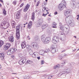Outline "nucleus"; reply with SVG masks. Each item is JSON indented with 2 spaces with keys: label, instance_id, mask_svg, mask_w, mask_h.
<instances>
[{
  "label": "nucleus",
  "instance_id": "obj_1",
  "mask_svg": "<svg viewBox=\"0 0 79 79\" xmlns=\"http://www.w3.org/2000/svg\"><path fill=\"white\" fill-rule=\"evenodd\" d=\"M60 28L63 32H66L67 33H69V28L68 26V24H65L64 25H62V24L61 23H60Z\"/></svg>",
  "mask_w": 79,
  "mask_h": 79
},
{
  "label": "nucleus",
  "instance_id": "obj_2",
  "mask_svg": "<svg viewBox=\"0 0 79 79\" xmlns=\"http://www.w3.org/2000/svg\"><path fill=\"white\" fill-rule=\"evenodd\" d=\"M41 40L45 44H48L50 42L51 38L50 37H46L45 35H43L41 37Z\"/></svg>",
  "mask_w": 79,
  "mask_h": 79
},
{
  "label": "nucleus",
  "instance_id": "obj_3",
  "mask_svg": "<svg viewBox=\"0 0 79 79\" xmlns=\"http://www.w3.org/2000/svg\"><path fill=\"white\" fill-rule=\"evenodd\" d=\"M71 71H72V70L71 68H68L67 69H64L62 70L61 73L58 74V76L60 77V76H62L64 74H69V73H71Z\"/></svg>",
  "mask_w": 79,
  "mask_h": 79
},
{
  "label": "nucleus",
  "instance_id": "obj_4",
  "mask_svg": "<svg viewBox=\"0 0 79 79\" xmlns=\"http://www.w3.org/2000/svg\"><path fill=\"white\" fill-rule=\"evenodd\" d=\"M66 2L64 0H63L59 4L58 6V8L59 10L61 11L64 9V7H66Z\"/></svg>",
  "mask_w": 79,
  "mask_h": 79
},
{
  "label": "nucleus",
  "instance_id": "obj_5",
  "mask_svg": "<svg viewBox=\"0 0 79 79\" xmlns=\"http://www.w3.org/2000/svg\"><path fill=\"white\" fill-rule=\"evenodd\" d=\"M20 29V25H19L16 26V37L17 38V40L19 39L20 37V33L19 29Z\"/></svg>",
  "mask_w": 79,
  "mask_h": 79
},
{
  "label": "nucleus",
  "instance_id": "obj_6",
  "mask_svg": "<svg viewBox=\"0 0 79 79\" xmlns=\"http://www.w3.org/2000/svg\"><path fill=\"white\" fill-rule=\"evenodd\" d=\"M1 26H4V29H7L10 26V23L7 21L3 20L2 22Z\"/></svg>",
  "mask_w": 79,
  "mask_h": 79
},
{
  "label": "nucleus",
  "instance_id": "obj_7",
  "mask_svg": "<svg viewBox=\"0 0 79 79\" xmlns=\"http://www.w3.org/2000/svg\"><path fill=\"white\" fill-rule=\"evenodd\" d=\"M70 5L71 7L74 10L76 8V0H72L70 2Z\"/></svg>",
  "mask_w": 79,
  "mask_h": 79
},
{
  "label": "nucleus",
  "instance_id": "obj_8",
  "mask_svg": "<svg viewBox=\"0 0 79 79\" xmlns=\"http://www.w3.org/2000/svg\"><path fill=\"white\" fill-rule=\"evenodd\" d=\"M58 42H59V38H58V37L57 36H54L52 40V43L54 44H57Z\"/></svg>",
  "mask_w": 79,
  "mask_h": 79
},
{
  "label": "nucleus",
  "instance_id": "obj_9",
  "mask_svg": "<svg viewBox=\"0 0 79 79\" xmlns=\"http://www.w3.org/2000/svg\"><path fill=\"white\" fill-rule=\"evenodd\" d=\"M31 45V47L35 50H37L39 48V46L38 45V44H35L34 42L32 43Z\"/></svg>",
  "mask_w": 79,
  "mask_h": 79
},
{
  "label": "nucleus",
  "instance_id": "obj_10",
  "mask_svg": "<svg viewBox=\"0 0 79 79\" xmlns=\"http://www.w3.org/2000/svg\"><path fill=\"white\" fill-rule=\"evenodd\" d=\"M26 61V59L23 58L20 59L18 62V63L19 64L21 65L23 64H24V63H25Z\"/></svg>",
  "mask_w": 79,
  "mask_h": 79
},
{
  "label": "nucleus",
  "instance_id": "obj_11",
  "mask_svg": "<svg viewBox=\"0 0 79 79\" xmlns=\"http://www.w3.org/2000/svg\"><path fill=\"white\" fill-rule=\"evenodd\" d=\"M71 17V16L70 15L67 16L65 18V22L68 24L70 23H71V21L69 19Z\"/></svg>",
  "mask_w": 79,
  "mask_h": 79
},
{
  "label": "nucleus",
  "instance_id": "obj_12",
  "mask_svg": "<svg viewBox=\"0 0 79 79\" xmlns=\"http://www.w3.org/2000/svg\"><path fill=\"white\" fill-rule=\"evenodd\" d=\"M30 5L28 4H27V5L25 6L23 9L24 12H26L28 9L29 8Z\"/></svg>",
  "mask_w": 79,
  "mask_h": 79
},
{
  "label": "nucleus",
  "instance_id": "obj_13",
  "mask_svg": "<svg viewBox=\"0 0 79 79\" xmlns=\"http://www.w3.org/2000/svg\"><path fill=\"white\" fill-rule=\"evenodd\" d=\"M8 50H9V52H10V53H11L12 54H13L14 52L16 51V48H11Z\"/></svg>",
  "mask_w": 79,
  "mask_h": 79
},
{
  "label": "nucleus",
  "instance_id": "obj_14",
  "mask_svg": "<svg viewBox=\"0 0 79 79\" xmlns=\"http://www.w3.org/2000/svg\"><path fill=\"white\" fill-rule=\"evenodd\" d=\"M70 13V10L67 9L65 10L64 12V15L65 16H67V15H69Z\"/></svg>",
  "mask_w": 79,
  "mask_h": 79
},
{
  "label": "nucleus",
  "instance_id": "obj_15",
  "mask_svg": "<svg viewBox=\"0 0 79 79\" xmlns=\"http://www.w3.org/2000/svg\"><path fill=\"white\" fill-rule=\"evenodd\" d=\"M11 23L12 28H15L16 25V23H15V22L13 20H12L11 21Z\"/></svg>",
  "mask_w": 79,
  "mask_h": 79
},
{
  "label": "nucleus",
  "instance_id": "obj_16",
  "mask_svg": "<svg viewBox=\"0 0 79 79\" xmlns=\"http://www.w3.org/2000/svg\"><path fill=\"white\" fill-rule=\"evenodd\" d=\"M50 50V52H51L52 53H55L56 52L55 47H54L53 48V47H51Z\"/></svg>",
  "mask_w": 79,
  "mask_h": 79
},
{
  "label": "nucleus",
  "instance_id": "obj_17",
  "mask_svg": "<svg viewBox=\"0 0 79 79\" xmlns=\"http://www.w3.org/2000/svg\"><path fill=\"white\" fill-rule=\"evenodd\" d=\"M0 57L1 60H3L5 57V54H4V53H0Z\"/></svg>",
  "mask_w": 79,
  "mask_h": 79
},
{
  "label": "nucleus",
  "instance_id": "obj_18",
  "mask_svg": "<svg viewBox=\"0 0 79 79\" xmlns=\"http://www.w3.org/2000/svg\"><path fill=\"white\" fill-rule=\"evenodd\" d=\"M21 15V13L20 11H18L17 13L16 14V19H19V17L20 16V15Z\"/></svg>",
  "mask_w": 79,
  "mask_h": 79
},
{
  "label": "nucleus",
  "instance_id": "obj_19",
  "mask_svg": "<svg viewBox=\"0 0 79 79\" xmlns=\"http://www.w3.org/2000/svg\"><path fill=\"white\" fill-rule=\"evenodd\" d=\"M32 22H30L28 25V28L31 29L32 27Z\"/></svg>",
  "mask_w": 79,
  "mask_h": 79
},
{
  "label": "nucleus",
  "instance_id": "obj_20",
  "mask_svg": "<svg viewBox=\"0 0 79 79\" xmlns=\"http://www.w3.org/2000/svg\"><path fill=\"white\" fill-rule=\"evenodd\" d=\"M21 46L22 48H24L26 47V43H25V42H23L21 44Z\"/></svg>",
  "mask_w": 79,
  "mask_h": 79
},
{
  "label": "nucleus",
  "instance_id": "obj_21",
  "mask_svg": "<svg viewBox=\"0 0 79 79\" xmlns=\"http://www.w3.org/2000/svg\"><path fill=\"white\" fill-rule=\"evenodd\" d=\"M39 53L41 55H44V53H45L44 50H40L39 51Z\"/></svg>",
  "mask_w": 79,
  "mask_h": 79
},
{
  "label": "nucleus",
  "instance_id": "obj_22",
  "mask_svg": "<svg viewBox=\"0 0 79 79\" xmlns=\"http://www.w3.org/2000/svg\"><path fill=\"white\" fill-rule=\"evenodd\" d=\"M35 19V13L33 12L32 13L31 19L34 21Z\"/></svg>",
  "mask_w": 79,
  "mask_h": 79
},
{
  "label": "nucleus",
  "instance_id": "obj_23",
  "mask_svg": "<svg viewBox=\"0 0 79 79\" xmlns=\"http://www.w3.org/2000/svg\"><path fill=\"white\" fill-rule=\"evenodd\" d=\"M9 41L11 42H14V37L11 36L10 38L9 39Z\"/></svg>",
  "mask_w": 79,
  "mask_h": 79
},
{
  "label": "nucleus",
  "instance_id": "obj_24",
  "mask_svg": "<svg viewBox=\"0 0 79 79\" xmlns=\"http://www.w3.org/2000/svg\"><path fill=\"white\" fill-rule=\"evenodd\" d=\"M34 39L35 41H38L39 40V37L37 36H35L34 38Z\"/></svg>",
  "mask_w": 79,
  "mask_h": 79
},
{
  "label": "nucleus",
  "instance_id": "obj_25",
  "mask_svg": "<svg viewBox=\"0 0 79 79\" xmlns=\"http://www.w3.org/2000/svg\"><path fill=\"white\" fill-rule=\"evenodd\" d=\"M68 24L69 25V26H71L72 27H73V26L75 25V23L73 22H71L69 23Z\"/></svg>",
  "mask_w": 79,
  "mask_h": 79
},
{
  "label": "nucleus",
  "instance_id": "obj_26",
  "mask_svg": "<svg viewBox=\"0 0 79 79\" xmlns=\"http://www.w3.org/2000/svg\"><path fill=\"white\" fill-rule=\"evenodd\" d=\"M60 67V64H57V65H55L53 69H56L57 68H59Z\"/></svg>",
  "mask_w": 79,
  "mask_h": 79
},
{
  "label": "nucleus",
  "instance_id": "obj_27",
  "mask_svg": "<svg viewBox=\"0 0 79 79\" xmlns=\"http://www.w3.org/2000/svg\"><path fill=\"white\" fill-rule=\"evenodd\" d=\"M4 44V42L2 40H0V47L1 48L2 47V46Z\"/></svg>",
  "mask_w": 79,
  "mask_h": 79
},
{
  "label": "nucleus",
  "instance_id": "obj_28",
  "mask_svg": "<svg viewBox=\"0 0 79 79\" xmlns=\"http://www.w3.org/2000/svg\"><path fill=\"white\" fill-rule=\"evenodd\" d=\"M50 50L49 49H47L44 51V53H48V52H50Z\"/></svg>",
  "mask_w": 79,
  "mask_h": 79
},
{
  "label": "nucleus",
  "instance_id": "obj_29",
  "mask_svg": "<svg viewBox=\"0 0 79 79\" xmlns=\"http://www.w3.org/2000/svg\"><path fill=\"white\" fill-rule=\"evenodd\" d=\"M2 11L4 15H6V11L5 10V9H3Z\"/></svg>",
  "mask_w": 79,
  "mask_h": 79
},
{
  "label": "nucleus",
  "instance_id": "obj_30",
  "mask_svg": "<svg viewBox=\"0 0 79 79\" xmlns=\"http://www.w3.org/2000/svg\"><path fill=\"white\" fill-rule=\"evenodd\" d=\"M63 58V57L61 55H59L58 56V58L59 60H62V58Z\"/></svg>",
  "mask_w": 79,
  "mask_h": 79
},
{
  "label": "nucleus",
  "instance_id": "obj_31",
  "mask_svg": "<svg viewBox=\"0 0 79 79\" xmlns=\"http://www.w3.org/2000/svg\"><path fill=\"white\" fill-rule=\"evenodd\" d=\"M41 24H42V22H40V21H39L38 22V23L37 24V26H38V27H39V26H40Z\"/></svg>",
  "mask_w": 79,
  "mask_h": 79
},
{
  "label": "nucleus",
  "instance_id": "obj_32",
  "mask_svg": "<svg viewBox=\"0 0 79 79\" xmlns=\"http://www.w3.org/2000/svg\"><path fill=\"white\" fill-rule=\"evenodd\" d=\"M26 46L27 50L31 49L30 48V46H29V45L27 44L26 45Z\"/></svg>",
  "mask_w": 79,
  "mask_h": 79
},
{
  "label": "nucleus",
  "instance_id": "obj_33",
  "mask_svg": "<svg viewBox=\"0 0 79 79\" xmlns=\"http://www.w3.org/2000/svg\"><path fill=\"white\" fill-rule=\"evenodd\" d=\"M8 48H8V47H7L5 45L3 48V49L4 50H8Z\"/></svg>",
  "mask_w": 79,
  "mask_h": 79
},
{
  "label": "nucleus",
  "instance_id": "obj_34",
  "mask_svg": "<svg viewBox=\"0 0 79 79\" xmlns=\"http://www.w3.org/2000/svg\"><path fill=\"white\" fill-rule=\"evenodd\" d=\"M30 78V77L28 76H25L24 77V79H29Z\"/></svg>",
  "mask_w": 79,
  "mask_h": 79
},
{
  "label": "nucleus",
  "instance_id": "obj_35",
  "mask_svg": "<svg viewBox=\"0 0 79 79\" xmlns=\"http://www.w3.org/2000/svg\"><path fill=\"white\" fill-rule=\"evenodd\" d=\"M6 47H7L8 48H10V43H7L6 45H5Z\"/></svg>",
  "mask_w": 79,
  "mask_h": 79
},
{
  "label": "nucleus",
  "instance_id": "obj_36",
  "mask_svg": "<svg viewBox=\"0 0 79 79\" xmlns=\"http://www.w3.org/2000/svg\"><path fill=\"white\" fill-rule=\"evenodd\" d=\"M7 54L8 55H12V54L11 52H9V50H8L7 51Z\"/></svg>",
  "mask_w": 79,
  "mask_h": 79
},
{
  "label": "nucleus",
  "instance_id": "obj_37",
  "mask_svg": "<svg viewBox=\"0 0 79 79\" xmlns=\"http://www.w3.org/2000/svg\"><path fill=\"white\" fill-rule=\"evenodd\" d=\"M32 63V61H30V60H27L26 63H28L29 64H31Z\"/></svg>",
  "mask_w": 79,
  "mask_h": 79
},
{
  "label": "nucleus",
  "instance_id": "obj_38",
  "mask_svg": "<svg viewBox=\"0 0 79 79\" xmlns=\"http://www.w3.org/2000/svg\"><path fill=\"white\" fill-rule=\"evenodd\" d=\"M47 26H48V25L47 24H44L43 26V28L45 29V28L46 27H47Z\"/></svg>",
  "mask_w": 79,
  "mask_h": 79
},
{
  "label": "nucleus",
  "instance_id": "obj_39",
  "mask_svg": "<svg viewBox=\"0 0 79 79\" xmlns=\"http://www.w3.org/2000/svg\"><path fill=\"white\" fill-rule=\"evenodd\" d=\"M13 4V5H16V0H15L13 2H12Z\"/></svg>",
  "mask_w": 79,
  "mask_h": 79
},
{
  "label": "nucleus",
  "instance_id": "obj_40",
  "mask_svg": "<svg viewBox=\"0 0 79 79\" xmlns=\"http://www.w3.org/2000/svg\"><path fill=\"white\" fill-rule=\"evenodd\" d=\"M52 77V76H50L49 75H48V79H50Z\"/></svg>",
  "mask_w": 79,
  "mask_h": 79
},
{
  "label": "nucleus",
  "instance_id": "obj_41",
  "mask_svg": "<svg viewBox=\"0 0 79 79\" xmlns=\"http://www.w3.org/2000/svg\"><path fill=\"white\" fill-rule=\"evenodd\" d=\"M54 49L55 50V52H58V48H54Z\"/></svg>",
  "mask_w": 79,
  "mask_h": 79
},
{
  "label": "nucleus",
  "instance_id": "obj_42",
  "mask_svg": "<svg viewBox=\"0 0 79 79\" xmlns=\"http://www.w3.org/2000/svg\"><path fill=\"white\" fill-rule=\"evenodd\" d=\"M36 56V55L34 53H33L32 55V56L33 57V58H36L35 56Z\"/></svg>",
  "mask_w": 79,
  "mask_h": 79
},
{
  "label": "nucleus",
  "instance_id": "obj_43",
  "mask_svg": "<svg viewBox=\"0 0 79 79\" xmlns=\"http://www.w3.org/2000/svg\"><path fill=\"white\" fill-rule=\"evenodd\" d=\"M44 60H42L41 61V64H44Z\"/></svg>",
  "mask_w": 79,
  "mask_h": 79
},
{
  "label": "nucleus",
  "instance_id": "obj_44",
  "mask_svg": "<svg viewBox=\"0 0 79 79\" xmlns=\"http://www.w3.org/2000/svg\"><path fill=\"white\" fill-rule=\"evenodd\" d=\"M40 3V1H38L36 4V6H39V4Z\"/></svg>",
  "mask_w": 79,
  "mask_h": 79
},
{
  "label": "nucleus",
  "instance_id": "obj_45",
  "mask_svg": "<svg viewBox=\"0 0 79 79\" xmlns=\"http://www.w3.org/2000/svg\"><path fill=\"white\" fill-rule=\"evenodd\" d=\"M24 3H23L20 6V7H23V6H24Z\"/></svg>",
  "mask_w": 79,
  "mask_h": 79
},
{
  "label": "nucleus",
  "instance_id": "obj_46",
  "mask_svg": "<svg viewBox=\"0 0 79 79\" xmlns=\"http://www.w3.org/2000/svg\"><path fill=\"white\" fill-rule=\"evenodd\" d=\"M46 8H46L45 7H43V9L42 10V11L44 12V11H45V10H46Z\"/></svg>",
  "mask_w": 79,
  "mask_h": 79
},
{
  "label": "nucleus",
  "instance_id": "obj_47",
  "mask_svg": "<svg viewBox=\"0 0 79 79\" xmlns=\"http://www.w3.org/2000/svg\"><path fill=\"white\" fill-rule=\"evenodd\" d=\"M27 19V14H25L24 17V19L25 20Z\"/></svg>",
  "mask_w": 79,
  "mask_h": 79
},
{
  "label": "nucleus",
  "instance_id": "obj_48",
  "mask_svg": "<svg viewBox=\"0 0 79 79\" xmlns=\"http://www.w3.org/2000/svg\"><path fill=\"white\" fill-rule=\"evenodd\" d=\"M52 25L53 26H56L57 24H56V23H55V22H53L52 23Z\"/></svg>",
  "mask_w": 79,
  "mask_h": 79
},
{
  "label": "nucleus",
  "instance_id": "obj_49",
  "mask_svg": "<svg viewBox=\"0 0 79 79\" xmlns=\"http://www.w3.org/2000/svg\"><path fill=\"white\" fill-rule=\"evenodd\" d=\"M43 77H45V78H46V77H48V75H44Z\"/></svg>",
  "mask_w": 79,
  "mask_h": 79
},
{
  "label": "nucleus",
  "instance_id": "obj_50",
  "mask_svg": "<svg viewBox=\"0 0 79 79\" xmlns=\"http://www.w3.org/2000/svg\"><path fill=\"white\" fill-rule=\"evenodd\" d=\"M39 11V9H36L35 11V13H37V12H38Z\"/></svg>",
  "mask_w": 79,
  "mask_h": 79
},
{
  "label": "nucleus",
  "instance_id": "obj_51",
  "mask_svg": "<svg viewBox=\"0 0 79 79\" xmlns=\"http://www.w3.org/2000/svg\"><path fill=\"white\" fill-rule=\"evenodd\" d=\"M63 63H61V64H65L66 63V62H65V61H64V60H63Z\"/></svg>",
  "mask_w": 79,
  "mask_h": 79
},
{
  "label": "nucleus",
  "instance_id": "obj_52",
  "mask_svg": "<svg viewBox=\"0 0 79 79\" xmlns=\"http://www.w3.org/2000/svg\"><path fill=\"white\" fill-rule=\"evenodd\" d=\"M54 26H52L53 28H56L57 27L56 26L54 25Z\"/></svg>",
  "mask_w": 79,
  "mask_h": 79
},
{
  "label": "nucleus",
  "instance_id": "obj_53",
  "mask_svg": "<svg viewBox=\"0 0 79 79\" xmlns=\"http://www.w3.org/2000/svg\"><path fill=\"white\" fill-rule=\"evenodd\" d=\"M42 15L43 16H44V17H46L44 13H43Z\"/></svg>",
  "mask_w": 79,
  "mask_h": 79
},
{
  "label": "nucleus",
  "instance_id": "obj_54",
  "mask_svg": "<svg viewBox=\"0 0 79 79\" xmlns=\"http://www.w3.org/2000/svg\"><path fill=\"white\" fill-rule=\"evenodd\" d=\"M57 14H58V12H55L54 13L55 15H57Z\"/></svg>",
  "mask_w": 79,
  "mask_h": 79
},
{
  "label": "nucleus",
  "instance_id": "obj_55",
  "mask_svg": "<svg viewBox=\"0 0 79 79\" xmlns=\"http://www.w3.org/2000/svg\"><path fill=\"white\" fill-rule=\"evenodd\" d=\"M39 60H40V56H39V57H37V58Z\"/></svg>",
  "mask_w": 79,
  "mask_h": 79
},
{
  "label": "nucleus",
  "instance_id": "obj_56",
  "mask_svg": "<svg viewBox=\"0 0 79 79\" xmlns=\"http://www.w3.org/2000/svg\"><path fill=\"white\" fill-rule=\"evenodd\" d=\"M0 2H2V3H3V0H0Z\"/></svg>",
  "mask_w": 79,
  "mask_h": 79
},
{
  "label": "nucleus",
  "instance_id": "obj_57",
  "mask_svg": "<svg viewBox=\"0 0 79 79\" xmlns=\"http://www.w3.org/2000/svg\"><path fill=\"white\" fill-rule=\"evenodd\" d=\"M65 51H66V50H64L63 51H62V52H65Z\"/></svg>",
  "mask_w": 79,
  "mask_h": 79
},
{
  "label": "nucleus",
  "instance_id": "obj_58",
  "mask_svg": "<svg viewBox=\"0 0 79 79\" xmlns=\"http://www.w3.org/2000/svg\"><path fill=\"white\" fill-rule=\"evenodd\" d=\"M15 46H16V47L17 44H16V42L15 43Z\"/></svg>",
  "mask_w": 79,
  "mask_h": 79
},
{
  "label": "nucleus",
  "instance_id": "obj_59",
  "mask_svg": "<svg viewBox=\"0 0 79 79\" xmlns=\"http://www.w3.org/2000/svg\"><path fill=\"white\" fill-rule=\"evenodd\" d=\"M29 55H32V54H31V53L30 52H29Z\"/></svg>",
  "mask_w": 79,
  "mask_h": 79
},
{
  "label": "nucleus",
  "instance_id": "obj_60",
  "mask_svg": "<svg viewBox=\"0 0 79 79\" xmlns=\"http://www.w3.org/2000/svg\"><path fill=\"white\" fill-rule=\"evenodd\" d=\"M74 37H75V39H77V37L76 36H74Z\"/></svg>",
  "mask_w": 79,
  "mask_h": 79
},
{
  "label": "nucleus",
  "instance_id": "obj_61",
  "mask_svg": "<svg viewBox=\"0 0 79 79\" xmlns=\"http://www.w3.org/2000/svg\"><path fill=\"white\" fill-rule=\"evenodd\" d=\"M37 2V0H34V2L35 3Z\"/></svg>",
  "mask_w": 79,
  "mask_h": 79
},
{
  "label": "nucleus",
  "instance_id": "obj_62",
  "mask_svg": "<svg viewBox=\"0 0 79 79\" xmlns=\"http://www.w3.org/2000/svg\"><path fill=\"white\" fill-rule=\"evenodd\" d=\"M12 74H16V73H12Z\"/></svg>",
  "mask_w": 79,
  "mask_h": 79
},
{
  "label": "nucleus",
  "instance_id": "obj_63",
  "mask_svg": "<svg viewBox=\"0 0 79 79\" xmlns=\"http://www.w3.org/2000/svg\"><path fill=\"white\" fill-rule=\"evenodd\" d=\"M24 52H26V51H27V50H26V49L24 50Z\"/></svg>",
  "mask_w": 79,
  "mask_h": 79
},
{
  "label": "nucleus",
  "instance_id": "obj_64",
  "mask_svg": "<svg viewBox=\"0 0 79 79\" xmlns=\"http://www.w3.org/2000/svg\"><path fill=\"white\" fill-rule=\"evenodd\" d=\"M48 16H51V15H48Z\"/></svg>",
  "mask_w": 79,
  "mask_h": 79
}]
</instances>
